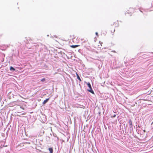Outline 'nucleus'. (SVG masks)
Instances as JSON below:
<instances>
[{
  "label": "nucleus",
  "instance_id": "obj_11",
  "mask_svg": "<svg viewBox=\"0 0 153 153\" xmlns=\"http://www.w3.org/2000/svg\"><path fill=\"white\" fill-rule=\"evenodd\" d=\"M116 114H114V115H111V117H112V118H113V117H116Z\"/></svg>",
  "mask_w": 153,
  "mask_h": 153
},
{
  "label": "nucleus",
  "instance_id": "obj_8",
  "mask_svg": "<svg viewBox=\"0 0 153 153\" xmlns=\"http://www.w3.org/2000/svg\"><path fill=\"white\" fill-rule=\"evenodd\" d=\"M77 78L79 80V81H81V80L79 76L77 74Z\"/></svg>",
  "mask_w": 153,
  "mask_h": 153
},
{
  "label": "nucleus",
  "instance_id": "obj_13",
  "mask_svg": "<svg viewBox=\"0 0 153 153\" xmlns=\"http://www.w3.org/2000/svg\"><path fill=\"white\" fill-rule=\"evenodd\" d=\"M25 114V113H23L22 114Z\"/></svg>",
  "mask_w": 153,
  "mask_h": 153
},
{
  "label": "nucleus",
  "instance_id": "obj_12",
  "mask_svg": "<svg viewBox=\"0 0 153 153\" xmlns=\"http://www.w3.org/2000/svg\"><path fill=\"white\" fill-rule=\"evenodd\" d=\"M98 33H97V32H96V34L98 36Z\"/></svg>",
  "mask_w": 153,
  "mask_h": 153
},
{
  "label": "nucleus",
  "instance_id": "obj_7",
  "mask_svg": "<svg viewBox=\"0 0 153 153\" xmlns=\"http://www.w3.org/2000/svg\"><path fill=\"white\" fill-rule=\"evenodd\" d=\"M48 149H49V151L50 152V153H53V148H49Z\"/></svg>",
  "mask_w": 153,
  "mask_h": 153
},
{
  "label": "nucleus",
  "instance_id": "obj_4",
  "mask_svg": "<svg viewBox=\"0 0 153 153\" xmlns=\"http://www.w3.org/2000/svg\"><path fill=\"white\" fill-rule=\"evenodd\" d=\"M129 124L130 128H131L132 124V122L131 120H129Z\"/></svg>",
  "mask_w": 153,
  "mask_h": 153
},
{
  "label": "nucleus",
  "instance_id": "obj_1",
  "mask_svg": "<svg viewBox=\"0 0 153 153\" xmlns=\"http://www.w3.org/2000/svg\"><path fill=\"white\" fill-rule=\"evenodd\" d=\"M87 85L88 86V87L89 88V89H88V90H87L88 91L91 92V93H92V94H94V92L93 91L92 89V88L91 87V85L90 84V83L88 82V83L87 84Z\"/></svg>",
  "mask_w": 153,
  "mask_h": 153
},
{
  "label": "nucleus",
  "instance_id": "obj_6",
  "mask_svg": "<svg viewBox=\"0 0 153 153\" xmlns=\"http://www.w3.org/2000/svg\"><path fill=\"white\" fill-rule=\"evenodd\" d=\"M79 46V45H72L71 46V47L73 48H75Z\"/></svg>",
  "mask_w": 153,
  "mask_h": 153
},
{
  "label": "nucleus",
  "instance_id": "obj_9",
  "mask_svg": "<svg viewBox=\"0 0 153 153\" xmlns=\"http://www.w3.org/2000/svg\"><path fill=\"white\" fill-rule=\"evenodd\" d=\"M10 70H13L14 71H15V68H14L13 67H12L11 66L10 67Z\"/></svg>",
  "mask_w": 153,
  "mask_h": 153
},
{
  "label": "nucleus",
  "instance_id": "obj_5",
  "mask_svg": "<svg viewBox=\"0 0 153 153\" xmlns=\"http://www.w3.org/2000/svg\"><path fill=\"white\" fill-rule=\"evenodd\" d=\"M99 45H98V46L99 48H101V47L102 46V42H101L100 41L99 43Z\"/></svg>",
  "mask_w": 153,
  "mask_h": 153
},
{
  "label": "nucleus",
  "instance_id": "obj_3",
  "mask_svg": "<svg viewBox=\"0 0 153 153\" xmlns=\"http://www.w3.org/2000/svg\"><path fill=\"white\" fill-rule=\"evenodd\" d=\"M49 100V98H48L47 99H46V100H45L42 103V104L43 105H44L45 104V103H46L48 102V101Z\"/></svg>",
  "mask_w": 153,
  "mask_h": 153
},
{
  "label": "nucleus",
  "instance_id": "obj_2",
  "mask_svg": "<svg viewBox=\"0 0 153 153\" xmlns=\"http://www.w3.org/2000/svg\"><path fill=\"white\" fill-rule=\"evenodd\" d=\"M115 31V29L114 28L111 27L110 28V32L111 33L112 35L114 34V33Z\"/></svg>",
  "mask_w": 153,
  "mask_h": 153
},
{
  "label": "nucleus",
  "instance_id": "obj_10",
  "mask_svg": "<svg viewBox=\"0 0 153 153\" xmlns=\"http://www.w3.org/2000/svg\"><path fill=\"white\" fill-rule=\"evenodd\" d=\"M45 78H43V79H42L41 80V81L42 82H44L45 81Z\"/></svg>",
  "mask_w": 153,
  "mask_h": 153
}]
</instances>
